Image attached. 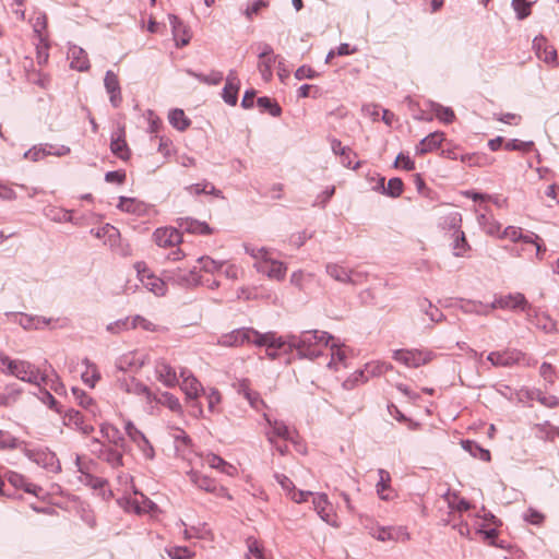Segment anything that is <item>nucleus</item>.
I'll return each mask as SVG.
<instances>
[{
	"label": "nucleus",
	"mask_w": 559,
	"mask_h": 559,
	"mask_svg": "<svg viewBox=\"0 0 559 559\" xmlns=\"http://www.w3.org/2000/svg\"><path fill=\"white\" fill-rule=\"evenodd\" d=\"M163 276L166 278L168 284L180 288H193L201 284V275L197 271L195 266L192 269H168L163 272Z\"/></svg>",
	"instance_id": "4"
},
{
	"label": "nucleus",
	"mask_w": 559,
	"mask_h": 559,
	"mask_svg": "<svg viewBox=\"0 0 559 559\" xmlns=\"http://www.w3.org/2000/svg\"><path fill=\"white\" fill-rule=\"evenodd\" d=\"M461 309L465 313H475L478 316H487L492 310L490 304H484L475 300H463Z\"/></svg>",
	"instance_id": "41"
},
{
	"label": "nucleus",
	"mask_w": 559,
	"mask_h": 559,
	"mask_svg": "<svg viewBox=\"0 0 559 559\" xmlns=\"http://www.w3.org/2000/svg\"><path fill=\"white\" fill-rule=\"evenodd\" d=\"M257 106L260 108L261 112H267L272 117H280L282 115V107L280 104L269 96L258 97Z\"/></svg>",
	"instance_id": "40"
},
{
	"label": "nucleus",
	"mask_w": 559,
	"mask_h": 559,
	"mask_svg": "<svg viewBox=\"0 0 559 559\" xmlns=\"http://www.w3.org/2000/svg\"><path fill=\"white\" fill-rule=\"evenodd\" d=\"M198 261L201 264V269L206 273H214L223 266L222 263L216 262L210 257H201Z\"/></svg>",
	"instance_id": "63"
},
{
	"label": "nucleus",
	"mask_w": 559,
	"mask_h": 559,
	"mask_svg": "<svg viewBox=\"0 0 559 559\" xmlns=\"http://www.w3.org/2000/svg\"><path fill=\"white\" fill-rule=\"evenodd\" d=\"M141 263H138L136 270L145 287L157 296H164L166 294V285H168L166 278L164 276L163 278H158L153 274H146L145 265L143 264V269H141Z\"/></svg>",
	"instance_id": "14"
},
{
	"label": "nucleus",
	"mask_w": 559,
	"mask_h": 559,
	"mask_svg": "<svg viewBox=\"0 0 559 559\" xmlns=\"http://www.w3.org/2000/svg\"><path fill=\"white\" fill-rule=\"evenodd\" d=\"M512 8L516 13L519 20H524L531 15L532 2L525 0H512Z\"/></svg>",
	"instance_id": "56"
},
{
	"label": "nucleus",
	"mask_w": 559,
	"mask_h": 559,
	"mask_svg": "<svg viewBox=\"0 0 559 559\" xmlns=\"http://www.w3.org/2000/svg\"><path fill=\"white\" fill-rule=\"evenodd\" d=\"M462 448L475 459H479L484 462H489L491 460L490 451L484 449L474 440H462Z\"/></svg>",
	"instance_id": "36"
},
{
	"label": "nucleus",
	"mask_w": 559,
	"mask_h": 559,
	"mask_svg": "<svg viewBox=\"0 0 559 559\" xmlns=\"http://www.w3.org/2000/svg\"><path fill=\"white\" fill-rule=\"evenodd\" d=\"M384 177H379L378 186L374 189L391 198H399L403 193L404 183L401 178L394 177L389 179L386 187L384 186Z\"/></svg>",
	"instance_id": "26"
},
{
	"label": "nucleus",
	"mask_w": 559,
	"mask_h": 559,
	"mask_svg": "<svg viewBox=\"0 0 559 559\" xmlns=\"http://www.w3.org/2000/svg\"><path fill=\"white\" fill-rule=\"evenodd\" d=\"M157 379L166 386L173 388L178 383L176 370L166 361H159L155 367Z\"/></svg>",
	"instance_id": "29"
},
{
	"label": "nucleus",
	"mask_w": 559,
	"mask_h": 559,
	"mask_svg": "<svg viewBox=\"0 0 559 559\" xmlns=\"http://www.w3.org/2000/svg\"><path fill=\"white\" fill-rule=\"evenodd\" d=\"M261 51L259 53L260 62L258 64L259 72L265 82L271 81L273 76L272 67L275 63L277 56L274 53L273 47L270 44H261Z\"/></svg>",
	"instance_id": "10"
},
{
	"label": "nucleus",
	"mask_w": 559,
	"mask_h": 559,
	"mask_svg": "<svg viewBox=\"0 0 559 559\" xmlns=\"http://www.w3.org/2000/svg\"><path fill=\"white\" fill-rule=\"evenodd\" d=\"M440 226L443 230L456 233L462 230V215L459 212H452L441 218Z\"/></svg>",
	"instance_id": "42"
},
{
	"label": "nucleus",
	"mask_w": 559,
	"mask_h": 559,
	"mask_svg": "<svg viewBox=\"0 0 559 559\" xmlns=\"http://www.w3.org/2000/svg\"><path fill=\"white\" fill-rule=\"evenodd\" d=\"M533 48L536 51V56L545 63L557 66V50L547 45V39L544 36H537L533 39Z\"/></svg>",
	"instance_id": "16"
},
{
	"label": "nucleus",
	"mask_w": 559,
	"mask_h": 559,
	"mask_svg": "<svg viewBox=\"0 0 559 559\" xmlns=\"http://www.w3.org/2000/svg\"><path fill=\"white\" fill-rule=\"evenodd\" d=\"M274 337L272 334H262L253 328L235 329L229 333L223 334L218 344L228 347H238L246 343L253 345L269 344L272 346Z\"/></svg>",
	"instance_id": "2"
},
{
	"label": "nucleus",
	"mask_w": 559,
	"mask_h": 559,
	"mask_svg": "<svg viewBox=\"0 0 559 559\" xmlns=\"http://www.w3.org/2000/svg\"><path fill=\"white\" fill-rule=\"evenodd\" d=\"M132 318H123L116 320L107 325V331L114 334H118L122 331H128L133 329L131 325Z\"/></svg>",
	"instance_id": "57"
},
{
	"label": "nucleus",
	"mask_w": 559,
	"mask_h": 559,
	"mask_svg": "<svg viewBox=\"0 0 559 559\" xmlns=\"http://www.w3.org/2000/svg\"><path fill=\"white\" fill-rule=\"evenodd\" d=\"M325 271L328 275L336 282L352 285L358 284L356 276H358L359 274L353 270H347L346 267L337 263H328L325 266Z\"/></svg>",
	"instance_id": "15"
},
{
	"label": "nucleus",
	"mask_w": 559,
	"mask_h": 559,
	"mask_svg": "<svg viewBox=\"0 0 559 559\" xmlns=\"http://www.w3.org/2000/svg\"><path fill=\"white\" fill-rule=\"evenodd\" d=\"M178 227L186 233L194 235H211L213 228L207 223L194 219L192 217H180L177 219Z\"/></svg>",
	"instance_id": "18"
},
{
	"label": "nucleus",
	"mask_w": 559,
	"mask_h": 559,
	"mask_svg": "<svg viewBox=\"0 0 559 559\" xmlns=\"http://www.w3.org/2000/svg\"><path fill=\"white\" fill-rule=\"evenodd\" d=\"M286 265L283 262L265 259L261 265V271L266 273L269 277L283 280L286 274Z\"/></svg>",
	"instance_id": "33"
},
{
	"label": "nucleus",
	"mask_w": 559,
	"mask_h": 559,
	"mask_svg": "<svg viewBox=\"0 0 559 559\" xmlns=\"http://www.w3.org/2000/svg\"><path fill=\"white\" fill-rule=\"evenodd\" d=\"M286 338L292 353L296 350L300 359L314 360L323 354L333 336L324 331L309 330L302 331L299 335L286 334Z\"/></svg>",
	"instance_id": "1"
},
{
	"label": "nucleus",
	"mask_w": 559,
	"mask_h": 559,
	"mask_svg": "<svg viewBox=\"0 0 559 559\" xmlns=\"http://www.w3.org/2000/svg\"><path fill=\"white\" fill-rule=\"evenodd\" d=\"M444 141V133L440 131L431 132L425 136L415 147L416 155H425L439 148Z\"/></svg>",
	"instance_id": "21"
},
{
	"label": "nucleus",
	"mask_w": 559,
	"mask_h": 559,
	"mask_svg": "<svg viewBox=\"0 0 559 559\" xmlns=\"http://www.w3.org/2000/svg\"><path fill=\"white\" fill-rule=\"evenodd\" d=\"M504 148L507 151H520V152H531L534 148L533 141H520L518 139L509 140L504 143Z\"/></svg>",
	"instance_id": "51"
},
{
	"label": "nucleus",
	"mask_w": 559,
	"mask_h": 559,
	"mask_svg": "<svg viewBox=\"0 0 559 559\" xmlns=\"http://www.w3.org/2000/svg\"><path fill=\"white\" fill-rule=\"evenodd\" d=\"M188 476L190 481L201 490L213 493L217 497H227L228 499H231L227 488L218 485L215 479L193 469L188 473Z\"/></svg>",
	"instance_id": "6"
},
{
	"label": "nucleus",
	"mask_w": 559,
	"mask_h": 559,
	"mask_svg": "<svg viewBox=\"0 0 559 559\" xmlns=\"http://www.w3.org/2000/svg\"><path fill=\"white\" fill-rule=\"evenodd\" d=\"M314 510L318 515L326 523L331 524L330 503L325 493H318L312 500Z\"/></svg>",
	"instance_id": "37"
},
{
	"label": "nucleus",
	"mask_w": 559,
	"mask_h": 559,
	"mask_svg": "<svg viewBox=\"0 0 559 559\" xmlns=\"http://www.w3.org/2000/svg\"><path fill=\"white\" fill-rule=\"evenodd\" d=\"M104 85H105L106 92L108 94H111V93L117 94L119 91H121L118 76L111 70H108L106 72L105 78H104Z\"/></svg>",
	"instance_id": "55"
},
{
	"label": "nucleus",
	"mask_w": 559,
	"mask_h": 559,
	"mask_svg": "<svg viewBox=\"0 0 559 559\" xmlns=\"http://www.w3.org/2000/svg\"><path fill=\"white\" fill-rule=\"evenodd\" d=\"M527 320L537 329L546 333H551L556 330V322L548 314H538L533 308L526 311Z\"/></svg>",
	"instance_id": "27"
},
{
	"label": "nucleus",
	"mask_w": 559,
	"mask_h": 559,
	"mask_svg": "<svg viewBox=\"0 0 559 559\" xmlns=\"http://www.w3.org/2000/svg\"><path fill=\"white\" fill-rule=\"evenodd\" d=\"M7 317L11 322L20 324L24 330H41L52 321L50 318L23 312H8Z\"/></svg>",
	"instance_id": "7"
},
{
	"label": "nucleus",
	"mask_w": 559,
	"mask_h": 559,
	"mask_svg": "<svg viewBox=\"0 0 559 559\" xmlns=\"http://www.w3.org/2000/svg\"><path fill=\"white\" fill-rule=\"evenodd\" d=\"M168 120L169 123L178 131H185L191 124V120L186 116L185 111L179 108H175L169 111Z\"/></svg>",
	"instance_id": "39"
},
{
	"label": "nucleus",
	"mask_w": 559,
	"mask_h": 559,
	"mask_svg": "<svg viewBox=\"0 0 559 559\" xmlns=\"http://www.w3.org/2000/svg\"><path fill=\"white\" fill-rule=\"evenodd\" d=\"M118 385L121 390L127 393H133L135 395H145L147 399H151V391L148 386L136 380L134 377H117Z\"/></svg>",
	"instance_id": "24"
},
{
	"label": "nucleus",
	"mask_w": 559,
	"mask_h": 559,
	"mask_svg": "<svg viewBox=\"0 0 559 559\" xmlns=\"http://www.w3.org/2000/svg\"><path fill=\"white\" fill-rule=\"evenodd\" d=\"M451 238V248L452 253L456 258H469L472 247L468 243L465 233L463 230L452 233L450 235Z\"/></svg>",
	"instance_id": "22"
},
{
	"label": "nucleus",
	"mask_w": 559,
	"mask_h": 559,
	"mask_svg": "<svg viewBox=\"0 0 559 559\" xmlns=\"http://www.w3.org/2000/svg\"><path fill=\"white\" fill-rule=\"evenodd\" d=\"M166 552L170 559H191L193 557V552H191L188 547L183 546L166 548Z\"/></svg>",
	"instance_id": "59"
},
{
	"label": "nucleus",
	"mask_w": 559,
	"mask_h": 559,
	"mask_svg": "<svg viewBox=\"0 0 559 559\" xmlns=\"http://www.w3.org/2000/svg\"><path fill=\"white\" fill-rule=\"evenodd\" d=\"M432 110L440 121L451 123L455 119L454 111L450 107H444L440 104H432Z\"/></svg>",
	"instance_id": "50"
},
{
	"label": "nucleus",
	"mask_w": 559,
	"mask_h": 559,
	"mask_svg": "<svg viewBox=\"0 0 559 559\" xmlns=\"http://www.w3.org/2000/svg\"><path fill=\"white\" fill-rule=\"evenodd\" d=\"M117 207L126 213L143 215L147 211V205L135 198L120 197Z\"/></svg>",
	"instance_id": "30"
},
{
	"label": "nucleus",
	"mask_w": 559,
	"mask_h": 559,
	"mask_svg": "<svg viewBox=\"0 0 559 559\" xmlns=\"http://www.w3.org/2000/svg\"><path fill=\"white\" fill-rule=\"evenodd\" d=\"M72 393L75 401L83 408L88 409L90 407L94 406V400L91 396H88L84 390L73 386Z\"/></svg>",
	"instance_id": "58"
},
{
	"label": "nucleus",
	"mask_w": 559,
	"mask_h": 559,
	"mask_svg": "<svg viewBox=\"0 0 559 559\" xmlns=\"http://www.w3.org/2000/svg\"><path fill=\"white\" fill-rule=\"evenodd\" d=\"M382 373L380 366H373L367 364L365 369H359L353 372L344 382L343 386L346 390H353L360 383H365L369 380L370 377L379 376Z\"/></svg>",
	"instance_id": "11"
},
{
	"label": "nucleus",
	"mask_w": 559,
	"mask_h": 559,
	"mask_svg": "<svg viewBox=\"0 0 559 559\" xmlns=\"http://www.w3.org/2000/svg\"><path fill=\"white\" fill-rule=\"evenodd\" d=\"M63 423L67 426H73L81 433L88 436L94 431V427L92 425H87L84 423L83 415L80 411L74 408H69L63 413Z\"/></svg>",
	"instance_id": "19"
},
{
	"label": "nucleus",
	"mask_w": 559,
	"mask_h": 559,
	"mask_svg": "<svg viewBox=\"0 0 559 559\" xmlns=\"http://www.w3.org/2000/svg\"><path fill=\"white\" fill-rule=\"evenodd\" d=\"M418 307L420 311L425 312L432 322H440L443 319V313L431 304L427 298L418 299Z\"/></svg>",
	"instance_id": "47"
},
{
	"label": "nucleus",
	"mask_w": 559,
	"mask_h": 559,
	"mask_svg": "<svg viewBox=\"0 0 559 559\" xmlns=\"http://www.w3.org/2000/svg\"><path fill=\"white\" fill-rule=\"evenodd\" d=\"M346 359L345 350L337 347L335 344L331 346V360L328 362L330 369L337 370L336 361L344 362Z\"/></svg>",
	"instance_id": "61"
},
{
	"label": "nucleus",
	"mask_w": 559,
	"mask_h": 559,
	"mask_svg": "<svg viewBox=\"0 0 559 559\" xmlns=\"http://www.w3.org/2000/svg\"><path fill=\"white\" fill-rule=\"evenodd\" d=\"M206 463L210 467L221 471L227 475H234L237 469L234 465L226 462L223 457L217 454L210 453L206 456Z\"/></svg>",
	"instance_id": "38"
},
{
	"label": "nucleus",
	"mask_w": 559,
	"mask_h": 559,
	"mask_svg": "<svg viewBox=\"0 0 559 559\" xmlns=\"http://www.w3.org/2000/svg\"><path fill=\"white\" fill-rule=\"evenodd\" d=\"M27 456L37 465L51 473H60L61 464L55 452L49 450L28 451Z\"/></svg>",
	"instance_id": "9"
},
{
	"label": "nucleus",
	"mask_w": 559,
	"mask_h": 559,
	"mask_svg": "<svg viewBox=\"0 0 559 559\" xmlns=\"http://www.w3.org/2000/svg\"><path fill=\"white\" fill-rule=\"evenodd\" d=\"M265 334H272L274 337V342L272 346L269 344L257 345L258 347H266V356L271 360H275L280 357L281 354H290V349H288V343L286 342V335L278 336L276 332L270 331Z\"/></svg>",
	"instance_id": "20"
},
{
	"label": "nucleus",
	"mask_w": 559,
	"mask_h": 559,
	"mask_svg": "<svg viewBox=\"0 0 559 559\" xmlns=\"http://www.w3.org/2000/svg\"><path fill=\"white\" fill-rule=\"evenodd\" d=\"M269 5V0H255L246 8L243 14L247 20L252 21L255 15H259L262 9H265Z\"/></svg>",
	"instance_id": "52"
},
{
	"label": "nucleus",
	"mask_w": 559,
	"mask_h": 559,
	"mask_svg": "<svg viewBox=\"0 0 559 559\" xmlns=\"http://www.w3.org/2000/svg\"><path fill=\"white\" fill-rule=\"evenodd\" d=\"M527 397L536 400L542 405L548 408H555L559 405V399L555 395H546L540 390L535 389L527 393Z\"/></svg>",
	"instance_id": "46"
},
{
	"label": "nucleus",
	"mask_w": 559,
	"mask_h": 559,
	"mask_svg": "<svg viewBox=\"0 0 559 559\" xmlns=\"http://www.w3.org/2000/svg\"><path fill=\"white\" fill-rule=\"evenodd\" d=\"M71 69L78 71H87L90 69V60L87 58V53L84 49L80 47H73L71 49Z\"/></svg>",
	"instance_id": "35"
},
{
	"label": "nucleus",
	"mask_w": 559,
	"mask_h": 559,
	"mask_svg": "<svg viewBox=\"0 0 559 559\" xmlns=\"http://www.w3.org/2000/svg\"><path fill=\"white\" fill-rule=\"evenodd\" d=\"M154 241L159 247H174L182 242V234L174 227L157 228L153 233Z\"/></svg>",
	"instance_id": "12"
},
{
	"label": "nucleus",
	"mask_w": 559,
	"mask_h": 559,
	"mask_svg": "<svg viewBox=\"0 0 559 559\" xmlns=\"http://www.w3.org/2000/svg\"><path fill=\"white\" fill-rule=\"evenodd\" d=\"M264 417L269 426L271 427V430L269 432H271L274 438L278 437L284 439L285 441H293L290 431L285 423L278 420H271L266 415H264Z\"/></svg>",
	"instance_id": "44"
},
{
	"label": "nucleus",
	"mask_w": 559,
	"mask_h": 559,
	"mask_svg": "<svg viewBox=\"0 0 559 559\" xmlns=\"http://www.w3.org/2000/svg\"><path fill=\"white\" fill-rule=\"evenodd\" d=\"M124 430L128 437L134 442H143L146 447H148L150 451L153 452V447L144 436L142 431H140L131 420H128L124 425Z\"/></svg>",
	"instance_id": "49"
},
{
	"label": "nucleus",
	"mask_w": 559,
	"mask_h": 559,
	"mask_svg": "<svg viewBox=\"0 0 559 559\" xmlns=\"http://www.w3.org/2000/svg\"><path fill=\"white\" fill-rule=\"evenodd\" d=\"M75 465L78 467V472L81 474L79 479L84 485L91 487L94 490L102 491L103 497L105 496V486L108 484L105 478L94 476L90 473L87 466L83 465L81 462V457L78 455L75 459Z\"/></svg>",
	"instance_id": "13"
},
{
	"label": "nucleus",
	"mask_w": 559,
	"mask_h": 559,
	"mask_svg": "<svg viewBox=\"0 0 559 559\" xmlns=\"http://www.w3.org/2000/svg\"><path fill=\"white\" fill-rule=\"evenodd\" d=\"M533 429L535 430V437L539 440L554 442L556 438H559V427L552 425L549 420L535 424Z\"/></svg>",
	"instance_id": "28"
},
{
	"label": "nucleus",
	"mask_w": 559,
	"mask_h": 559,
	"mask_svg": "<svg viewBox=\"0 0 559 559\" xmlns=\"http://www.w3.org/2000/svg\"><path fill=\"white\" fill-rule=\"evenodd\" d=\"M319 76V73L312 69L310 66L302 64L295 71V78L299 81L305 79H316Z\"/></svg>",
	"instance_id": "62"
},
{
	"label": "nucleus",
	"mask_w": 559,
	"mask_h": 559,
	"mask_svg": "<svg viewBox=\"0 0 559 559\" xmlns=\"http://www.w3.org/2000/svg\"><path fill=\"white\" fill-rule=\"evenodd\" d=\"M379 475V481L376 485L377 493L379 495L380 499L382 500H390L392 497L390 493H386L388 490L391 489L390 483H391V476L390 473L383 468L378 469Z\"/></svg>",
	"instance_id": "43"
},
{
	"label": "nucleus",
	"mask_w": 559,
	"mask_h": 559,
	"mask_svg": "<svg viewBox=\"0 0 559 559\" xmlns=\"http://www.w3.org/2000/svg\"><path fill=\"white\" fill-rule=\"evenodd\" d=\"M99 431L102 433V437L105 438L110 444H112L116 448H120L121 450H124L126 439L116 426L109 423H103L100 425Z\"/></svg>",
	"instance_id": "25"
},
{
	"label": "nucleus",
	"mask_w": 559,
	"mask_h": 559,
	"mask_svg": "<svg viewBox=\"0 0 559 559\" xmlns=\"http://www.w3.org/2000/svg\"><path fill=\"white\" fill-rule=\"evenodd\" d=\"M7 478L15 489H23L25 492L36 497H39L44 491L40 486L29 483L22 474L16 472H9Z\"/></svg>",
	"instance_id": "23"
},
{
	"label": "nucleus",
	"mask_w": 559,
	"mask_h": 559,
	"mask_svg": "<svg viewBox=\"0 0 559 559\" xmlns=\"http://www.w3.org/2000/svg\"><path fill=\"white\" fill-rule=\"evenodd\" d=\"M17 448V439L9 431L0 429V450H14Z\"/></svg>",
	"instance_id": "60"
},
{
	"label": "nucleus",
	"mask_w": 559,
	"mask_h": 559,
	"mask_svg": "<svg viewBox=\"0 0 559 559\" xmlns=\"http://www.w3.org/2000/svg\"><path fill=\"white\" fill-rule=\"evenodd\" d=\"M491 309H512V310H521L526 312L527 310H532V306L526 300L525 296L521 293L510 294L507 296H501L496 298L490 304Z\"/></svg>",
	"instance_id": "8"
},
{
	"label": "nucleus",
	"mask_w": 559,
	"mask_h": 559,
	"mask_svg": "<svg viewBox=\"0 0 559 559\" xmlns=\"http://www.w3.org/2000/svg\"><path fill=\"white\" fill-rule=\"evenodd\" d=\"M181 377L183 378L181 389L185 392L187 400L192 397H199L200 391H203V388L199 380L192 374L187 376L186 370L181 371Z\"/></svg>",
	"instance_id": "32"
},
{
	"label": "nucleus",
	"mask_w": 559,
	"mask_h": 559,
	"mask_svg": "<svg viewBox=\"0 0 559 559\" xmlns=\"http://www.w3.org/2000/svg\"><path fill=\"white\" fill-rule=\"evenodd\" d=\"M393 357L401 364L413 368H417L425 362V360L421 359V355L413 350L399 349L394 352Z\"/></svg>",
	"instance_id": "34"
},
{
	"label": "nucleus",
	"mask_w": 559,
	"mask_h": 559,
	"mask_svg": "<svg viewBox=\"0 0 559 559\" xmlns=\"http://www.w3.org/2000/svg\"><path fill=\"white\" fill-rule=\"evenodd\" d=\"M7 367V372L17 379L32 384H39L45 381V377L39 370L28 361L12 360L8 356L0 355V368Z\"/></svg>",
	"instance_id": "3"
},
{
	"label": "nucleus",
	"mask_w": 559,
	"mask_h": 559,
	"mask_svg": "<svg viewBox=\"0 0 559 559\" xmlns=\"http://www.w3.org/2000/svg\"><path fill=\"white\" fill-rule=\"evenodd\" d=\"M487 360L495 367H512L514 365L527 364L525 354L519 349L491 352L488 354Z\"/></svg>",
	"instance_id": "5"
},
{
	"label": "nucleus",
	"mask_w": 559,
	"mask_h": 559,
	"mask_svg": "<svg viewBox=\"0 0 559 559\" xmlns=\"http://www.w3.org/2000/svg\"><path fill=\"white\" fill-rule=\"evenodd\" d=\"M51 144H45V145H34L28 151H26L23 155L25 159H31L33 162H38L43 159L44 157L51 155Z\"/></svg>",
	"instance_id": "48"
},
{
	"label": "nucleus",
	"mask_w": 559,
	"mask_h": 559,
	"mask_svg": "<svg viewBox=\"0 0 559 559\" xmlns=\"http://www.w3.org/2000/svg\"><path fill=\"white\" fill-rule=\"evenodd\" d=\"M248 550L249 552L254 556L257 559H266L264 556V549L263 546L255 539V538H248L247 539Z\"/></svg>",
	"instance_id": "64"
},
{
	"label": "nucleus",
	"mask_w": 559,
	"mask_h": 559,
	"mask_svg": "<svg viewBox=\"0 0 559 559\" xmlns=\"http://www.w3.org/2000/svg\"><path fill=\"white\" fill-rule=\"evenodd\" d=\"M110 151L121 160H128L130 158L131 152L126 142L123 130H121L120 134L117 136H111Z\"/></svg>",
	"instance_id": "31"
},
{
	"label": "nucleus",
	"mask_w": 559,
	"mask_h": 559,
	"mask_svg": "<svg viewBox=\"0 0 559 559\" xmlns=\"http://www.w3.org/2000/svg\"><path fill=\"white\" fill-rule=\"evenodd\" d=\"M120 448H111L107 447V449L102 452L100 460L108 463L111 467L117 468L122 466V452L119 451Z\"/></svg>",
	"instance_id": "45"
},
{
	"label": "nucleus",
	"mask_w": 559,
	"mask_h": 559,
	"mask_svg": "<svg viewBox=\"0 0 559 559\" xmlns=\"http://www.w3.org/2000/svg\"><path fill=\"white\" fill-rule=\"evenodd\" d=\"M239 88L240 87L238 86L225 84L222 91V98L224 99V102L229 106H236L238 102Z\"/></svg>",
	"instance_id": "54"
},
{
	"label": "nucleus",
	"mask_w": 559,
	"mask_h": 559,
	"mask_svg": "<svg viewBox=\"0 0 559 559\" xmlns=\"http://www.w3.org/2000/svg\"><path fill=\"white\" fill-rule=\"evenodd\" d=\"M169 23L177 47H185L190 43L191 34L187 25L175 14H169Z\"/></svg>",
	"instance_id": "17"
},
{
	"label": "nucleus",
	"mask_w": 559,
	"mask_h": 559,
	"mask_svg": "<svg viewBox=\"0 0 559 559\" xmlns=\"http://www.w3.org/2000/svg\"><path fill=\"white\" fill-rule=\"evenodd\" d=\"M156 401L167 406L173 412H179L181 409L179 400L169 392H163Z\"/></svg>",
	"instance_id": "53"
}]
</instances>
